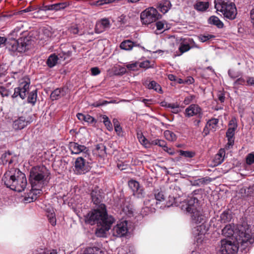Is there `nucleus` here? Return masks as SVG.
Wrapping results in <instances>:
<instances>
[{
    "instance_id": "obj_1",
    "label": "nucleus",
    "mask_w": 254,
    "mask_h": 254,
    "mask_svg": "<svg viewBox=\"0 0 254 254\" xmlns=\"http://www.w3.org/2000/svg\"><path fill=\"white\" fill-rule=\"evenodd\" d=\"M177 192L179 197L181 195L182 192L180 188L175 186L173 190V195L169 196L167 205L168 207L179 206L182 210L190 214L192 223L197 225L193 229V235L197 243L201 242L203 239V236L207 231V228L204 224L205 217L198 205V200L195 197H191L187 200L180 202L179 204L178 197L174 196Z\"/></svg>"
},
{
    "instance_id": "obj_2",
    "label": "nucleus",
    "mask_w": 254,
    "mask_h": 254,
    "mask_svg": "<svg viewBox=\"0 0 254 254\" xmlns=\"http://www.w3.org/2000/svg\"><path fill=\"white\" fill-rule=\"evenodd\" d=\"M222 234L229 239H234L242 245L248 246L254 243V234L251 233L250 225L246 223L238 225L235 229L231 224L227 225L222 230Z\"/></svg>"
},
{
    "instance_id": "obj_3",
    "label": "nucleus",
    "mask_w": 254,
    "mask_h": 254,
    "mask_svg": "<svg viewBox=\"0 0 254 254\" xmlns=\"http://www.w3.org/2000/svg\"><path fill=\"white\" fill-rule=\"evenodd\" d=\"M2 181L7 188L18 192L23 191L27 184L25 175L15 168H11L7 171Z\"/></svg>"
},
{
    "instance_id": "obj_4",
    "label": "nucleus",
    "mask_w": 254,
    "mask_h": 254,
    "mask_svg": "<svg viewBox=\"0 0 254 254\" xmlns=\"http://www.w3.org/2000/svg\"><path fill=\"white\" fill-rule=\"evenodd\" d=\"M50 171L45 166H36L30 171L29 182L31 186L43 187L47 185L50 180Z\"/></svg>"
},
{
    "instance_id": "obj_5",
    "label": "nucleus",
    "mask_w": 254,
    "mask_h": 254,
    "mask_svg": "<svg viewBox=\"0 0 254 254\" xmlns=\"http://www.w3.org/2000/svg\"><path fill=\"white\" fill-rule=\"evenodd\" d=\"M215 8L220 12L224 17L229 20H234L237 14L235 3L229 0H214Z\"/></svg>"
},
{
    "instance_id": "obj_6",
    "label": "nucleus",
    "mask_w": 254,
    "mask_h": 254,
    "mask_svg": "<svg viewBox=\"0 0 254 254\" xmlns=\"http://www.w3.org/2000/svg\"><path fill=\"white\" fill-rule=\"evenodd\" d=\"M112 216L108 215L107 213L105 206L101 204L99 208L94 209L89 212L85 216V222L90 225L104 224L106 222L107 219Z\"/></svg>"
},
{
    "instance_id": "obj_7",
    "label": "nucleus",
    "mask_w": 254,
    "mask_h": 254,
    "mask_svg": "<svg viewBox=\"0 0 254 254\" xmlns=\"http://www.w3.org/2000/svg\"><path fill=\"white\" fill-rule=\"evenodd\" d=\"M239 243L233 238L221 240L218 246V251L221 254H237L239 250Z\"/></svg>"
},
{
    "instance_id": "obj_8",
    "label": "nucleus",
    "mask_w": 254,
    "mask_h": 254,
    "mask_svg": "<svg viewBox=\"0 0 254 254\" xmlns=\"http://www.w3.org/2000/svg\"><path fill=\"white\" fill-rule=\"evenodd\" d=\"M160 16L157 10L151 7L146 8L141 13L140 19L143 24H149L158 19Z\"/></svg>"
},
{
    "instance_id": "obj_9",
    "label": "nucleus",
    "mask_w": 254,
    "mask_h": 254,
    "mask_svg": "<svg viewBox=\"0 0 254 254\" xmlns=\"http://www.w3.org/2000/svg\"><path fill=\"white\" fill-rule=\"evenodd\" d=\"M154 194V198L146 199L144 201V204L147 206H148L152 207L153 209H155V207H158V204L164 200L165 195L163 192L159 190H155Z\"/></svg>"
},
{
    "instance_id": "obj_10",
    "label": "nucleus",
    "mask_w": 254,
    "mask_h": 254,
    "mask_svg": "<svg viewBox=\"0 0 254 254\" xmlns=\"http://www.w3.org/2000/svg\"><path fill=\"white\" fill-rule=\"evenodd\" d=\"M127 224V221L118 222L111 230L112 235L117 237L124 236L128 231Z\"/></svg>"
},
{
    "instance_id": "obj_11",
    "label": "nucleus",
    "mask_w": 254,
    "mask_h": 254,
    "mask_svg": "<svg viewBox=\"0 0 254 254\" xmlns=\"http://www.w3.org/2000/svg\"><path fill=\"white\" fill-rule=\"evenodd\" d=\"M68 147L71 154H79L82 153L85 157L89 155L88 148L83 145L74 142H71L69 143Z\"/></svg>"
},
{
    "instance_id": "obj_12",
    "label": "nucleus",
    "mask_w": 254,
    "mask_h": 254,
    "mask_svg": "<svg viewBox=\"0 0 254 254\" xmlns=\"http://www.w3.org/2000/svg\"><path fill=\"white\" fill-rule=\"evenodd\" d=\"M128 186L132 190L133 195L135 197L137 198H142L144 197V190L138 182L133 180H130L128 181Z\"/></svg>"
},
{
    "instance_id": "obj_13",
    "label": "nucleus",
    "mask_w": 254,
    "mask_h": 254,
    "mask_svg": "<svg viewBox=\"0 0 254 254\" xmlns=\"http://www.w3.org/2000/svg\"><path fill=\"white\" fill-rule=\"evenodd\" d=\"M107 221L106 222H104V224L98 225V226L101 227L96 232V234L98 237H104L106 236L107 232L110 229L111 225L115 222V219L113 217H110Z\"/></svg>"
},
{
    "instance_id": "obj_14",
    "label": "nucleus",
    "mask_w": 254,
    "mask_h": 254,
    "mask_svg": "<svg viewBox=\"0 0 254 254\" xmlns=\"http://www.w3.org/2000/svg\"><path fill=\"white\" fill-rule=\"evenodd\" d=\"M185 115L188 118L196 116L198 118H201L202 116V110L198 105L191 104L186 109Z\"/></svg>"
},
{
    "instance_id": "obj_15",
    "label": "nucleus",
    "mask_w": 254,
    "mask_h": 254,
    "mask_svg": "<svg viewBox=\"0 0 254 254\" xmlns=\"http://www.w3.org/2000/svg\"><path fill=\"white\" fill-rule=\"evenodd\" d=\"M198 48V46L195 44L193 40L191 38H186L182 42L179 47V51L181 55L185 52L189 51L192 48Z\"/></svg>"
},
{
    "instance_id": "obj_16",
    "label": "nucleus",
    "mask_w": 254,
    "mask_h": 254,
    "mask_svg": "<svg viewBox=\"0 0 254 254\" xmlns=\"http://www.w3.org/2000/svg\"><path fill=\"white\" fill-rule=\"evenodd\" d=\"M75 171L77 174H84L88 170V164L86 163L85 160L81 157H78L74 165Z\"/></svg>"
},
{
    "instance_id": "obj_17",
    "label": "nucleus",
    "mask_w": 254,
    "mask_h": 254,
    "mask_svg": "<svg viewBox=\"0 0 254 254\" xmlns=\"http://www.w3.org/2000/svg\"><path fill=\"white\" fill-rule=\"evenodd\" d=\"M110 23L109 20L107 18H104L97 22L95 31L96 33H101L106 29L109 28Z\"/></svg>"
},
{
    "instance_id": "obj_18",
    "label": "nucleus",
    "mask_w": 254,
    "mask_h": 254,
    "mask_svg": "<svg viewBox=\"0 0 254 254\" xmlns=\"http://www.w3.org/2000/svg\"><path fill=\"white\" fill-rule=\"evenodd\" d=\"M30 123L25 117H20L13 122L12 127L15 130H21L26 127Z\"/></svg>"
},
{
    "instance_id": "obj_19",
    "label": "nucleus",
    "mask_w": 254,
    "mask_h": 254,
    "mask_svg": "<svg viewBox=\"0 0 254 254\" xmlns=\"http://www.w3.org/2000/svg\"><path fill=\"white\" fill-rule=\"evenodd\" d=\"M30 82L28 80H23L17 87L19 89L20 97L24 99L26 96L29 88Z\"/></svg>"
},
{
    "instance_id": "obj_20",
    "label": "nucleus",
    "mask_w": 254,
    "mask_h": 254,
    "mask_svg": "<svg viewBox=\"0 0 254 254\" xmlns=\"http://www.w3.org/2000/svg\"><path fill=\"white\" fill-rule=\"evenodd\" d=\"M18 42V52L22 53L25 52L29 48V41L26 38H20L17 40Z\"/></svg>"
},
{
    "instance_id": "obj_21",
    "label": "nucleus",
    "mask_w": 254,
    "mask_h": 254,
    "mask_svg": "<svg viewBox=\"0 0 254 254\" xmlns=\"http://www.w3.org/2000/svg\"><path fill=\"white\" fill-rule=\"evenodd\" d=\"M91 197L93 203L95 204L100 203L102 199L101 191L98 188H95L91 193Z\"/></svg>"
},
{
    "instance_id": "obj_22",
    "label": "nucleus",
    "mask_w": 254,
    "mask_h": 254,
    "mask_svg": "<svg viewBox=\"0 0 254 254\" xmlns=\"http://www.w3.org/2000/svg\"><path fill=\"white\" fill-rule=\"evenodd\" d=\"M225 156V149H220L218 153L216 154L214 158L213 161L214 165H219L224 161Z\"/></svg>"
},
{
    "instance_id": "obj_23",
    "label": "nucleus",
    "mask_w": 254,
    "mask_h": 254,
    "mask_svg": "<svg viewBox=\"0 0 254 254\" xmlns=\"http://www.w3.org/2000/svg\"><path fill=\"white\" fill-rule=\"evenodd\" d=\"M31 190L29 194V197L31 198V201H33L34 200H36L37 198V196L42 193L41 189L43 187H40L38 186H31ZM29 201H30V200Z\"/></svg>"
},
{
    "instance_id": "obj_24",
    "label": "nucleus",
    "mask_w": 254,
    "mask_h": 254,
    "mask_svg": "<svg viewBox=\"0 0 254 254\" xmlns=\"http://www.w3.org/2000/svg\"><path fill=\"white\" fill-rule=\"evenodd\" d=\"M237 127V125L235 121L232 120L229 124V128L226 132V137L227 138H233Z\"/></svg>"
},
{
    "instance_id": "obj_25",
    "label": "nucleus",
    "mask_w": 254,
    "mask_h": 254,
    "mask_svg": "<svg viewBox=\"0 0 254 254\" xmlns=\"http://www.w3.org/2000/svg\"><path fill=\"white\" fill-rule=\"evenodd\" d=\"M171 4L170 1L168 0H161L158 5V8L163 13H165L170 9Z\"/></svg>"
},
{
    "instance_id": "obj_26",
    "label": "nucleus",
    "mask_w": 254,
    "mask_h": 254,
    "mask_svg": "<svg viewBox=\"0 0 254 254\" xmlns=\"http://www.w3.org/2000/svg\"><path fill=\"white\" fill-rule=\"evenodd\" d=\"M138 46L135 43L130 40H125L123 41L120 44V48L122 49L129 51L131 50L133 47Z\"/></svg>"
},
{
    "instance_id": "obj_27",
    "label": "nucleus",
    "mask_w": 254,
    "mask_h": 254,
    "mask_svg": "<svg viewBox=\"0 0 254 254\" xmlns=\"http://www.w3.org/2000/svg\"><path fill=\"white\" fill-rule=\"evenodd\" d=\"M58 60V57L56 55L52 54L49 57L46 63L49 67L52 68L56 65Z\"/></svg>"
},
{
    "instance_id": "obj_28",
    "label": "nucleus",
    "mask_w": 254,
    "mask_h": 254,
    "mask_svg": "<svg viewBox=\"0 0 254 254\" xmlns=\"http://www.w3.org/2000/svg\"><path fill=\"white\" fill-rule=\"evenodd\" d=\"M52 33L49 29H44L42 30V33L39 36V39L46 42L52 36Z\"/></svg>"
},
{
    "instance_id": "obj_29",
    "label": "nucleus",
    "mask_w": 254,
    "mask_h": 254,
    "mask_svg": "<svg viewBox=\"0 0 254 254\" xmlns=\"http://www.w3.org/2000/svg\"><path fill=\"white\" fill-rule=\"evenodd\" d=\"M18 42H17V40H15L12 39L10 40L7 45V48L9 51L15 52H18Z\"/></svg>"
},
{
    "instance_id": "obj_30",
    "label": "nucleus",
    "mask_w": 254,
    "mask_h": 254,
    "mask_svg": "<svg viewBox=\"0 0 254 254\" xmlns=\"http://www.w3.org/2000/svg\"><path fill=\"white\" fill-rule=\"evenodd\" d=\"M209 23L216 25L219 28H221L224 26L223 22L216 16H211L209 18Z\"/></svg>"
},
{
    "instance_id": "obj_31",
    "label": "nucleus",
    "mask_w": 254,
    "mask_h": 254,
    "mask_svg": "<svg viewBox=\"0 0 254 254\" xmlns=\"http://www.w3.org/2000/svg\"><path fill=\"white\" fill-rule=\"evenodd\" d=\"M147 87L149 89H153L159 93H162L163 91L160 85L155 81H151L147 84Z\"/></svg>"
},
{
    "instance_id": "obj_32",
    "label": "nucleus",
    "mask_w": 254,
    "mask_h": 254,
    "mask_svg": "<svg viewBox=\"0 0 254 254\" xmlns=\"http://www.w3.org/2000/svg\"><path fill=\"white\" fill-rule=\"evenodd\" d=\"M209 7L208 2L198 1L194 5V7L198 11H204Z\"/></svg>"
},
{
    "instance_id": "obj_33",
    "label": "nucleus",
    "mask_w": 254,
    "mask_h": 254,
    "mask_svg": "<svg viewBox=\"0 0 254 254\" xmlns=\"http://www.w3.org/2000/svg\"><path fill=\"white\" fill-rule=\"evenodd\" d=\"M218 123V120L217 119H212L210 120L207 123L206 125L207 127L209 130H212V131L215 130Z\"/></svg>"
},
{
    "instance_id": "obj_34",
    "label": "nucleus",
    "mask_w": 254,
    "mask_h": 254,
    "mask_svg": "<svg viewBox=\"0 0 254 254\" xmlns=\"http://www.w3.org/2000/svg\"><path fill=\"white\" fill-rule=\"evenodd\" d=\"M71 4L70 1H66L61 3L53 4L54 10L58 11L63 9Z\"/></svg>"
},
{
    "instance_id": "obj_35",
    "label": "nucleus",
    "mask_w": 254,
    "mask_h": 254,
    "mask_svg": "<svg viewBox=\"0 0 254 254\" xmlns=\"http://www.w3.org/2000/svg\"><path fill=\"white\" fill-rule=\"evenodd\" d=\"M166 108L171 109V111L174 113L177 114L180 111L179 105L177 103H165Z\"/></svg>"
},
{
    "instance_id": "obj_36",
    "label": "nucleus",
    "mask_w": 254,
    "mask_h": 254,
    "mask_svg": "<svg viewBox=\"0 0 254 254\" xmlns=\"http://www.w3.org/2000/svg\"><path fill=\"white\" fill-rule=\"evenodd\" d=\"M63 92V89L57 88L52 92L51 94V98L52 100H57L62 96L64 95Z\"/></svg>"
},
{
    "instance_id": "obj_37",
    "label": "nucleus",
    "mask_w": 254,
    "mask_h": 254,
    "mask_svg": "<svg viewBox=\"0 0 254 254\" xmlns=\"http://www.w3.org/2000/svg\"><path fill=\"white\" fill-rule=\"evenodd\" d=\"M164 134L166 139L169 141H173L176 140V135L174 132L170 130H165L164 132Z\"/></svg>"
},
{
    "instance_id": "obj_38",
    "label": "nucleus",
    "mask_w": 254,
    "mask_h": 254,
    "mask_svg": "<svg viewBox=\"0 0 254 254\" xmlns=\"http://www.w3.org/2000/svg\"><path fill=\"white\" fill-rule=\"evenodd\" d=\"M37 90H34L31 92L28 97L27 101L29 103L34 105L37 100Z\"/></svg>"
},
{
    "instance_id": "obj_39",
    "label": "nucleus",
    "mask_w": 254,
    "mask_h": 254,
    "mask_svg": "<svg viewBox=\"0 0 254 254\" xmlns=\"http://www.w3.org/2000/svg\"><path fill=\"white\" fill-rule=\"evenodd\" d=\"M102 118L103 119V122L107 129L109 131H112L113 130V126L109 118L106 115L102 116Z\"/></svg>"
},
{
    "instance_id": "obj_40",
    "label": "nucleus",
    "mask_w": 254,
    "mask_h": 254,
    "mask_svg": "<svg viewBox=\"0 0 254 254\" xmlns=\"http://www.w3.org/2000/svg\"><path fill=\"white\" fill-rule=\"evenodd\" d=\"M102 251L97 247L89 248L87 249L84 254H101Z\"/></svg>"
},
{
    "instance_id": "obj_41",
    "label": "nucleus",
    "mask_w": 254,
    "mask_h": 254,
    "mask_svg": "<svg viewBox=\"0 0 254 254\" xmlns=\"http://www.w3.org/2000/svg\"><path fill=\"white\" fill-rule=\"evenodd\" d=\"M220 219L223 223L228 222L231 219V215L228 212H224L220 215Z\"/></svg>"
},
{
    "instance_id": "obj_42",
    "label": "nucleus",
    "mask_w": 254,
    "mask_h": 254,
    "mask_svg": "<svg viewBox=\"0 0 254 254\" xmlns=\"http://www.w3.org/2000/svg\"><path fill=\"white\" fill-rule=\"evenodd\" d=\"M126 66L127 68L130 70L135 71L139 69L138 62L128 64L126 65Z\"/></svg>"
},
{
    "instance_id": "obj_43",
    "label": "nucleus",
    "mask_w": 254,
    "mask_h": 254,
    "mask_svg": "<svg viewBox=\"0 0 254 254\" xmlns=\"http://www.w3.org/2000/svg\"><path fill=\"white\" fill-rule=\"evenodd\" d=\"M96 149L98 151L100 155H103L106 153V147L102 143L97 144L96 146Z\"/></svg>"
},
{
    "instance_id": "obj_44",
    "label": "nucleus",
    "mask_w": 254,
    "mask_h": 254,
    "mask_svg": "<svg viewBox=\"0 0 254 254\" xmlns=\"http://www.w3.org/2000/svg\"><path fill=\"white\" fill-rule=\"evenodd\" d=\"M139 68H148L151 67L150 64V62L148 60H146L143 61L142 62H138Z\"/></svg>"
},
{
    "instance_id": "obj_45",
    "label": "nucleus",
    "mask_w": 254,
    "mask_h": 254,
    "mask_svg": "<svg viewBox=\"0 0 254 254\" xmlns=\"http://www.w3.org/2000/svg\"><path fill=\"white\" fill-rule=\"evenodd\" d=\"M152 145H157L162 147H167L166 146V142L164 140L160 139H155L151 141Z\"/></svg>"
},
{
    "instance_id": "obj_46",
    "label": "nucleus",
    "mask_w": 254,
    "mask_h": 254,
    "mask_svg": "<svg viewBox=\"0 0 254 254\" xmlns=\"http://www.w3.org/2000/svg\"><path fill=\"white\" fill-rule=\"evenodd\" d=\"M47 248L44 247H41L36 249L33 252L32 254H46Z\"/></svg>"
},
{
    "instance_id": "obj_47",
    "label": "nucleus",
    "mask_w": 254,
    "mask_h": 254,
    "mask_svg": "<svg viewBox=\"0 0 254 254\" xmlns=\"http://www.w3.org/2000/svg\"><path fill=\"white\" fill-rule=\"evenodd\" d=\"M47 216L49 218V222L52 224V225H56V219L55 214L54 213H51L48 214Z\"/></svg>"
},
{
    "instance_id": "obj_48",
    "label": "nucleus",
    "mask_w": 254,
    "mask_h": 254,
    "mask_svg": "<svg viewBox=\"0 0 254 254\" xmlns=\"http://www.w3.org/2000/svg\"><path fill=\"white\" fill-rule=\"evenodd\" d=\"M214 38V36L212 35H201L199 36V40L202 42H204L212 38Z\"/></svg>"
},
{
    "instance_id": "obj_49",
    "label": "nucleus",
    "mask_w": 254,
    "mask_h": 254,
    "mask_svg": "<svg viewBox=\"0 0 254 254\" xmlns=\"http://www.w3.org/2000/svg\"><path fill=\"white\" fill-rule=\"evenodd\" d=\"M240 192L241 193H244V195H243L244 197H249L251 195V193L252 192V189H242L240 190Z\"/></svg>"
},
{
    "instance_id": "obj_50",
    "label": "nucleus",
    "mask_w": 254,
    "mask_h": 254,
    "mask_svg": "<svg viewBox=\"0 0 254 254\" xmlns=\"http://www.w3.org/2000/svg\"><path fill=\"white\" fill-rule=\"evenodd\" d=\"M68 31L73 34H78L79 32V29L77 25L74 24L71 25L68 29Z\"/></svg>"
},
{
    "instance_id": "obj_51",
    "label": "nucleus",
    "mask_w": 254,
    "mask_h": 254,
    "mask_svg": "<svg viewBox=\"0 0 254 254\" xmlns=\"http://www.w3.org/2000/svg\"><path fill=\"white\" fill-rule=\"evenodd\" d=\"M84 122L88 124H93L95 122V120L93 117L88 114L85 115Z\"/></svg>"
},
{
    "instance_id": "obj_52",
    "label": "nucleus",
    "mask_w": 254,
    "mask_h": 254,
    "mask_svg": "<svg viewBox=\"0 0 254 254\" xmlns=\"http://www.w3.org/2000/svg\"><path fill=\"white\" fill-rule=\"evenodd\" d=\"M137 137L139 140V141L142 144H143V145L146 144V142H147V140L141 133H137Z\"/></svg>"
},
{
    "instance_id": "obj_53",
    "label": "nucleus",
    "mask_w": 254,
    "mask_h": 254,
    "mask_svg": "<svg viewBox=\"0 0 254 254\" xmlns=\"http://www.w3.org/2000/svg\"><path fill=\"white\" fill-rule=\"evenodd\" d=\"M166 22L165 21H159L156 23V25L157 27V29L158 30H162L163 29H165V24Z\"/></svg>"
},
{
    "instance_id": "obj_54",
    "label": "nucleus",
    "mask_w": 254,
    "mask_h": 254,
    "mask_svg": "<svg viewBox=\"0 0 254 254\" xmlns=\"http://www.w3.org/2000/svg\"><path fill=\"white\" fill-rule=\"evenodd\" d=\"M247 164H252L254 162V153H250L248 154L246 158Z\"/></svg>"
},
{
    "instance_id": "obj_55",
    "label": "nucleus",
    "mask_w": 254,
    "mask_h": 254,
    "mask_svg": "<svg viewBox=\"0 0 254 254\" xmlns=\"http://www.w3.org/2000/svg\"><path fill=\"white\" fill-rule=\"evenodd\" d=\"M181 154L186 157L192 158L194 156V153L191 151H181Z\"/></svg>"
},
{
    "instance_id": "obj_56",
    "label": "nucleus",
    "mask_w": 254,
    "mask_h": 254,
    "mask_svg": "<svg viewBox=\"0 0 254 254\" xmlns=\"http://www.w3.org/2000/svg\"><path fill=\"white\" fill-rule=\"evenodd\" d=\"M110 103H112V102H108L107 101H103L102 102L99 101V102H96V103H94V104H93V106L94 107H99L100 106L106 105Z\"/></svg>"
},
{
    "instance_id": "obj_57",
    "label": "nucleus",
    "mask_w": 254,
    "mask_h": 254,
    "mask_svg": "<svg viewBox=\"0 0 254 254\" xmlns=\"http://www.w3.org/2000/svg\"><path fill=\"white\" fill-rule=\"evenodd\" d=\"M193 98H194V96H192V95L187 96L185 98V99L184 101V103L185 105H188L191 103V102L192 101Z\"/></svg>"
},
{
    "instance_id": "obj_58",
    "label": "nucleus",
    "mask_w": 254,
    "mask_h": 254,
    "mask_svg": "<svg viewBox=\"0 0 254 254\" xmlns=\"http://www.w3.org/2000/svg\"><path fill=\"white\" fill-rule=\"evenodd\" d=\"M91 74L93 76L97 75L100 73L99 68L97 67H92L91 69Z\"/></svg>"
},
{
    "instance_id": "obj_59",
    "label": "nucleus",
    "mask_w": 254,
    "mask_h": 254,
    "mask_svg": "<svg viewBox=\"0 0 254 254\" xmlns=\"http://www.w3.org/2000/svg\"><path fill=\"white\" fill-rule=\"evenodd\" d=\"M245 83V80L243 78H239L237 79L234 82L235 85H243Z\"/></svg>"
},
{
    "instance_id": "obj_60",
    "label": "nucleus",
    "mask_w": 254,
    "mask_h": 254,
    "mask_svg": "<svg viewBox=\"0 0 254 254\" xmlns=\"http://www.w3.org/2000/svg\"><path fill=\"white\" fill-rule=\"evenodd\" d=\"M41 10L47 11V10H54L53 5H48L44 6L41 9Z\"/></svg>"
},
{
    "instance_id": "obj_61",
    "label": "nucleus",
    "mask_w": 254,
    "mask_h": 254,
    "mask_svg": "<svg viewBox=\"0 0 254 254\" xmlns=\"http://www.w3.org/2000/svg\"><path fill=\"white\" fill-rule=\"evenodd\" d=\"M46 254H58V252L56 249H46Z\"/></svg>"
},
{
    "instance_id": "obj_62",
    "label": "nucleus",
    "mask_w": 254,
    "mask_h": 254,
    "mask_svg": "<svg viewBox=\"0 0 254 254\" xmlns=\"http://www.w3.org/2000/svg\"><path fill=\"white\" fill-rule=\"evenodd\" d=\"M247 84L249 85L254 86V78L249 77L247 80Z\"/></svg>"
},
{
    "instance_id": "obj_63",
    "label": "nucleus",
    "mask_w": 254,
    "mask_h": 254,
    "mask_svg": "<svg viewBox=\"0 0 254 254\" xmlns=\"http://www.w3.org/2000/svg\"><path fill=\"white\" fill-rule=\"evenodd\" d=\"M103 1V0H97L94 2H93L91 4L92 5H97V6L102 5L104 4Z\"/></svg>"
},
{
    "instance_id": "obj_64",
    "label": "nucleus",
    "mask_w": 254,
    "mask_h": 254,
    "mask_svg": "<svg viewBox=\"0 0 254 254\" xmlns=\"http://www.w3.org/2000/svg\"><path fill=\"white\" fill-rule=\"evenodd\" d=\"M250 17L251 19V22L254 27V8L252 9L250 12Z\"/></svg>"
}]
</instances>
